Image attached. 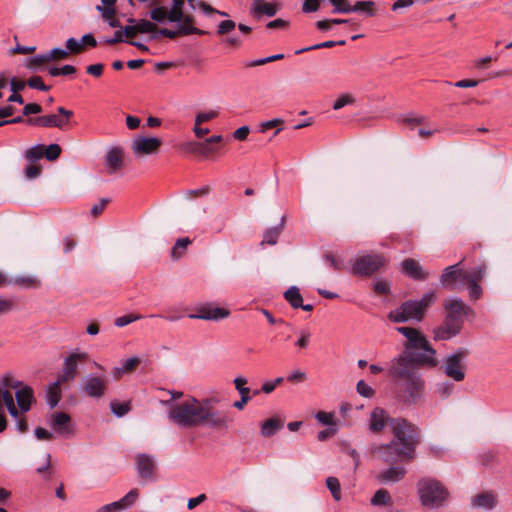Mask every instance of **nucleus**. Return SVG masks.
Returning <instances> with one entry per match:
<instances>
[{"label":"nucleus","mask_w":512,"mask_h":512,"mask_svg":"<svg viewBox=\"0 0 512 512\" xmlns=\"http://www.w3.org/2000/svg\"><path fill=\"white\" fill-rule=\"evenodd\" d=\"M140 362H141V360L139 357L133 356V357L126 359L122 363V366H123L124 371L126 373H128V372H132L140 364Z\"/></svg>","instance_id":"nucleus-64"},{"label":"nucleus","mask_w":512,"mask_h":512,"mask_svg":"<svg viewBox=\"0 0 512 512\" xmlns=\"http://www.w3.org/2000/svg\"><path fill=\"white\" fill-rule=\"evenodd\" d=\"M391 496L386 489H378L370 500L372 506L382 507L391 504Z\"/></svg>","instance_id":"nucleus-43"},{"label":"nucleus","mask_w":512,"mask_h":512,"mask_svg":"<svg viewBox=\"0 0 512 512\" xmlns=\"http://www.w3.org/2000/svg\"><path fill=\"white\" fill-rule=\"evenodd\" d=\"M323 260L327 266L333 268L336 271L341 270L343 268V261L339 260L332 254H326L323 257Z\"/></svg>","instance_id":"nucleus-59"},{"label":"nucleus","mask_w":512,"mask_h":512,"mask_svg":"<svg viewBox=\"0 0 512 512\" xmlns=\"http://www.w3.org/2000/svg\"><path fill=\"white\" fill-rule=\"evenodd\" d=\"M283 221L284 218H282V221L279 225L271 227L264 232L262 244L274 245L277 243L278 238L282 232Z\"/></svg>","instance_id":"nucleus-41"},{"label":"nucleus","mask_w":512,"mask_h":512,"mask_svg":"<svg viewBox=\"0 0 512 512\" xmlns=\"http://www.w3.org/2000/svg\"><path fill=\"white\" fill-rule=\"evenodd\" d=\"M191 244V240L188 237L179 238L172 250H171V258L173 260H179L183 254L185 253L187 247Z\"/></svg>","instance_id":"nucleus-44"},{"label":"nucleus","mask_w":512,"mask_h":512,"mask_svg":"<svg viewBox=\"0 0 512 512\" xmlns=\"http://www.w3.org/2000/svg\"><path fill=\"white\" fill-rule=\"evenodd\" d=\"M315 418L323 425L335 426L333 413L320 411L315 415Z\"/></svg>","instance_id":"nucleus-56"},{"label":"nucleus","mask_w":512,"mask_h":512,"mask_svg":"<svg viewBox=\"0 0 512 512\" xmlns=\"http://www.w3.org/2000/svg\"><path fill=\"white\" fill-rule=\"evenodd\" d=\"M61 153V148L58 144L44 145V157L49 161L56 160Z\"/></svg>","instance_id":"nucleus-50"},{"label":"nucleus","mask_w":512,"mask_h":512,"mask_svg":"<svg viewBox=\"0 0 512 512\" xmlns=\"http://www.w3.org/2000/svg\"><path fill=\"white\" fill-rule=\"evenodd\" d=\"M236 27V24L232 20H224L219 23L217 28V33L219 35H224L230 33L232 30H234Z\"/></svg>","instance_id":"nucleus-60"},{"label":"nucleus","mask_w":512,"mask_h":512,"mask_svg":"<svg viewBox=\"0 0 512 512\" xmlns=\"http://www.w3.org/2000/svg\"><path fill=\"white\" fill-rule=\"evenodd\" d=\"M136 469L140 477L145 479L152 478L155 470V459L148 454H138L136 456Z\"/></svg>","instance_id":"nucleus-27"},{"label":"nucleus","mask_w":512,"mask_h":512,"mask_svg":"<svg viewBox=\"0 0 512 512\" xmlns=\"http://www.w3.org/2000/svg\"><path fill=\"white\" fill-rule=\"evenodd\" d=\"M417 355L413 354V352L403 351L398 356L393 358L390 362L388 368V374L396 381H402L403 379H407L417 372L418 365H428L427 363H422L416 360Z\"/></svg>","instance_id":"nucleus-8"},{"label":"nucleus","mask_w":512,"mask_h":512,"mask_svg":"<svg viewBox=\"0 0 512 512\" xmlns=\"http://www.w3.org/2000/svg\"><path fill=\"white\" fill-rule=\"evenodd\" d=\"M284 426V422L278 418H269L260 425V433L263 437H272Z\"/></svg>","instance_id":"nucleus-34"},{"label":"nucleus","mask_w":512,"mask_h":512,"mask_svg":"<svg viewBox=\"0 0 512 512\" xmlns=\"http://www.w3.org/2000/svg\"><path fill=\"white\" fill-rule=\"evenodd\" d=\"M229 315L230 311L228 309L204 305L198 309V313L189 314L188 317L190 319L218 321L227 318Z\"/></svg>","instance_id":"nucleus-21"},{"label":"nucleus","mask_w":512,"mask_h":512,"mask_svg":"<svg viewBox=\"0 0 512 512\" xmlns=\"http://www.w3.org/2000/svg\"><path fill=\"white\" fill-rule=\"evenodd\" d=\"M220 115V109H208L204 111H200L195 116V126L196 128L200 125L207 124L211 122L212 120L218 118Z\"/></svg>","instance_id":"nucleus-38"},{"label":"nucleus","mask_w":512,"mask_h":512,"mask_svg":"<svg viewBox=\"0 0 512 512\" xmlns=\"http://www.w3.org/2000/svg\"><path fill=\"white\" fill-rule=\"evenodd\" d=\"M444 308L447 311L446 316H452L457 320H463L472 310L460 298L450 297L444 301Z\"/></svg>","instance_id":"nucleus-23"},{"label":"nucleus","mask_w":512,"mask_h":512,"mask_svg":"<svg viewBox=\"0 0 512 512\" xmlns=\"http://www.w3.org/2000/svg\"><path fill=\"white\" fill-rule=\"evenodd\" d=\"M454 384L449 381H443L436 385V392L442 397L447 398L452 395Z\"/></svg>","instance_id":"nucleus-49"},{"label":"nucleus","mask_w":512,"mask_h":512,"mask_svg":"<svg viewBox=\"0 0 512 512\" xmlns=\"http://www.w3.org/2000/svg\"><path fill=\"white\" fill-rule=\"evenodd\" d=\"M49 63L48 53L38 54L26 60L25 66L28 69L40 70L42 66Z\"/></svg>","instance_id":"nucleus-45"},{"label":"nucleus","mask_w":512,"mask_h":512,"mask_svg":"<svg viewBox=\"0 0 512 512\" xmlns=\"http://www.w3.org/2000/svg\"><path fill=\"white\" fill-rule=\"evenodd\" d=\"M468 351L460 348L447 354L441 362L440 369L446 377L455 382H462L466 377Z\"/></svg>","instance_id":"nucleus-10"},{"label":"nucleus","mask_w":512,"mask_h":512,"mask_svg":"<svg viewBox=\"0 0 512 512\" xmlns=\"http://www.w3.org/2000/svg\"><path fill=\"white\" fill-rule=\"evenodd\" d=\"M357 392L363 396V397H366V398H369V397H372L373 394H374V390L372 389L371 386H369L365 381L363 380H360L358 383H357Z\"/></svg>","instance_id":"nucleus-62"},{"label":"nucleus","mask_w":512,"mask_h":512,"mask_svg":"<svg viewBox=\"0 0 512 512\" xmlns=\"http://www.w3.org/2000/svg\"><path fill=\"white\" fill-rule=\"evenodd\" d=\"M88 358L87 352L75 351L65 358L63 369L58 379L63 383L75 378L78 372V362L85 361Z\"/></svg>","instance_id":"nucleus-18"},{"label":"nucleus","mask_w":512,"mask_h":512,"mask_svg":"<svg viewBox=\"0 0 512 512\" xmlns=\"http://www.w3.org/2000/svg\"><path fill=\"white\" fill-rule=\"evenodd\" d=\"M66 50L69 52V54L70 53H72V54H79L84 49H83L81 40H78V39H75V38L71 37V38H68L67 41H66Z\"/></svg>","instance_id":"nucleus-51"},{"label":"nucleus","mask_w":512,"mask_h":512,"mask_svg":"<svg viewBox=\"0 0 512 512\" xmlns=\"http://www.w3.org/2000/svg\"><path fill=\"white\" fill-rule=\"evenodd\" d=\"M397 123L399 125L411 127L429 126L431 124L428 116L417 112H407L399 115Z\"/></svg>","instance_id":"nucleus-30"},{"label":"nucleus","mask_w":512,"mask_h":512,"mask_svg":"<svg viewBox=\"0 0 512 512\" xmlns=\"http://www.w3.org/2000/svg\"><path fill=\"white\" fill-rule=\"evenodd\" d=\"M161 146L162 140L159 137L138 134L131 138L129 150L135 160L142 161L157 156Z\"/></svg>","instance_id":"nucleus-9"},{"label":"nucleus","mask_w":512,"mask_h":512,"mask_svg":"<svg viewBox=\"0 0 512 512\" xmlns=\"http://www.w3.org/2000/svg\"><path fill=\"white\" fill-rule=\"evenodd\" d=\"M374 291L381 295H387L390 293V283L386 280H377L374 282Z\"/></svg>","instance_id":"nucleus-61"},{"label":"nucleus","mask_w":512,"mask_h":512,"mask_svg":"<svg viewBox=\"0 0 512 512\" xmlns=\"http://www.w3.org/2000/svg\"><path fill=\"white\" fill-rule=\"evenodd\" d=\"M385 263L386 259L379 254L358 256L352 265V272L358 276H369L383 267Z\"/></svg>","instance_id":"nucleus-13"},{"label":"nucleus","mask_w":512,"mask_h":512,"mask_svg":"<svg viewBox=\"0 0 512 512\" xmlns=\"http://www.w3.org/2000/svg\"><path fill=\"white\" fill-rule=\"evenodd\" d=\"M111 411L117 417H122L129 411V405L127 403H121L117 401H112L110 403Z\"/></svg>","instance_id":"nucleus-53"},{"label":"nucleus","mask_w":512,"mask_h":512,"mask_svg":"<svg viewBox=\"0 0 512 512\" xmlns=\"http://www.w3.org/2000/svg\"><path fill=\"white\" fill-rule=\"evenodd\" d=\"M73 111L67 110L63 107L58 108L57 114H50L41 117H37L35 119L30 118L27 120L26 124L30 126H40V127H57L61 128L63 126H73L78 125L76 121L73 119Z\"/></svg>","instance_id":"nucleus-11"},{"label":"nucleus","mask_w":512,"mask_h":512,"mask_svg":"<svg viewBox=\"0 0 512 512\" xmlns=\"http://www.w3.org/2000/svg\"><path fill=\"white\" fill-rule=\"evenodd\" d=\"M27 85L30 88L41 90V91H48L50 89L49 86L45 85L42 78L40 76H33L28 79Z\"/></svg>","instance_id":"nucleus-58"},{"label":"nucleus","mask_w":512,"mask_h":512,"mask_svg":"<svg viewBox=\"0 0 512 512\" xmlns=\"http://www.w3.org/2000/svg\"><path fill=\"white\" fill-rule=\"evenodd\" d=\"M210 130H194L197 140L184 141L177 144L180 151L196 156H207L218 149L222 137L212 135L204 139Z\"/></svg>","instance_id":"nucleus-7"},{"label":"nucleus","mask_w":512,"mask_h":512,"mask_svg":"<svg viewBox=\"0 0 512 512\" xmlns=\"http://www.w3.org/2000/svg\"><path fill=\"white\" fill-rule=\"evenodd\" d=\"M396 330L406 338L404 351L413 352L417 355L416 360L427 363L430 366L437 365L435 359L436 351L432 348L426 337L416 328L397 327Z\"/></svg>","instance_id":"nucleus-5"},{"label":"nucleus","mask_w":512,"mask_h":512,"mask_svg":"<svg viewBox=\"0 0 512 512\" xmlns=\"http://www.w3.org/2000/svg\"><path fill=\"white\" fill-rule=\"evenodd\" d=\"M351 12H361L368 17H372L376 13L375 3L371 0L357 1L354 5L350 4V13Z\"/></svg>","instance_id":"nucleus-39"},{"label":"nucleus","mask_w":512,"mask_h":512,"mask_svg":"<svg viewBox=\"0 0 512 512\" xmlns=\"http://www.w3.org/2000/svg\"><path fill=\"white\" fill-rule=\"evenodd\" d=\"M128 21L130 23L135 24L136 31L138 32V34H146V33L155 34V31L157 30V25H156L155 21L152 22L147 19L136 20L133 18H130Z\"/></svg>","instance_id":"nucleus-40"},{"label":"nucleus","mask_w":512,"mask_h":512,"mask_svg":"<svg viewBox=\"0 0 512 512\" xmlns=\"http://www.w3.org/2000/svg\"><path fill=\"white\" fill-rule=\"evenodd\" d=\"M229 315L230 311L228 309L204 305L198 309V313L189 314L188 317L190 319L218 321L227 318Z\"/></svg>","instance_id":"nucleus-20"},{"label":"nucleus","mask_w":512,"mask_h":512,"mask_svg":"<svg viewBox=\"0 0 512 512\" xmlns=\"http://www.w3.org/2000/svg\"><path fill=\"white\" fill-rule=\"evenodd\" d=\"M321 4V0H304L302 11L304 13L316 12Z\"/></svg>","instance_id":"nucleus-63"},{"label":"nucleus","mask_w":512,"mask_h":512,"mask_svg":"<svg viewBox=\"0 0 512 512\" xmlns=\"http://www.w3.org/2000/svg\"><path fill=\"white\" fill-rule=\"evenodd\" d=\"M13 115L14 108L12 106H5L0 108V127L22 122V116L14 117Z\"/></svg>","instance_id":"nucleus-37"},{"label":"nucleus","mask_w":512,"mask_h":512,"mask_svg":"<svg viewBox=\"0 0 512 512\" xmlns=\"http://www.w3.org/2000/svg\"><path fill=\"white\" fill-rule=\"evenodd\" d=\"M172 5L170 8L167 6H157L150 10V18L157 23L164 22H177L179 23L178 30H170L161 28L155 31L151 36L152 39H157L159 36H164L170 39L176 38L179 34H204V31L194 27V17L190 14L183 12L184 0H171Z\"/></svg>","instance_id":"nucleus-3"},{"label":"nucleus","mask_w":512,"mask_h":512,"mask_svg":"<svg viewBox=\"0 0 512 512\" xmlns=\"http://www.w3.org/2000/svg\"><path fill=\"white\" fill-rule=\"evenodd\" d=\"M108 387L106 375L88 374L82 380V390L90 398H102Z\"/></svg>","instance_id":"nucleus-15"},{"label":"nucleus","mask_w":512,"mask_h":512,"mask_svg":"<svg viewBox=\"0 0 512 512\" xmlns=\"http://www.w3.org/2000/svg\"><path fill=\"white\" fill-rule=\"evenodd\" d=\"M247 378L238 376L233 380L236 390L240 394V399L233 403V407L238 410H243L245 405L252 399L250 396V388L246 386Z\"/></svg>","instance_id":"nucleus-29"},{"label":"nucleus","mask_w":512,"mask_h":512,"mask_svg":"<svg viewBox=\"0 0 512 512\" xmlns=\"http://www.w3.org/2000/svg\"><path fill=\"white\" fill-rule=\"evenodd\" d=\"M214 398L198 399L186 396L181 401H165L168 407V418L178 427L194 428L206 426L210 429L220 430L229 427L230 419L225 411L212 406Z\"/></svg>","instance_id":"nucleus-2"},{"label":"nucleus","mask_w":512,"mask_h":512,"mask_svg":"<svg viewBox=\"0 0 512 512\" xmlns=\"http://www.w3.org/2000/svg\"><path fill=\"white\" fill-rule=\"evenodd\" d=\"M463 320H457L452 316H446L443 324L435 329L434 335L437 340H449L460 333Z\"/></svg>","instance_id":"nucleus-19"},{"label":"nucleus","mask_w":512,"mask_h":512,"mask_svg":"<svg viewBox=\"0 0 512 512\" xmlns=\"http://www.w3.org/2000/svg\"><path fill=\"white\" fill-rule=\"evenodd\" d=\"M2 397L9 414L15 420L17 430L21 433L26 432L28 430L27 421L25 418L20 417L21 412L16 407L12 393L8 390H3Z\"/></svg>","instance_id":"nucleus-22"},{"label":"nucleus","mask_w":512,"mask_h":512,"mask_svg":"<svg viewBox=\"0 0 512 512\" xmlns=\"http://www.w3.org/2000/svg\"><path fill=\"white\" fill-rule=\"evenodd\" d=\"M141 318H142L141 315H133V314L123 315V316L116 318L114 324L117 327H124L134 321L141 319Z\"/></svg>","instance_id":"nucleus-57"},{"label":"nucleus","mask_w":512,"mask_h":512,"mask_svg":"<svg viewBox=\"0 0 512 512\" xmlns=\"http://www.w3.org/2000/svg\"><path fill=\"white\" fill-rule=\"evenodd\" d=\"M63 382L57 379L55 382L49 384L46 389V399L47 403L51 408H54L58 405L61 399V389L60 385Z\"/></svg>","instance_id":"nucleus-35"},{"label":"nucleus","mask_w":512,"mask_h":512,"mask_svg":"<svg viewBox=\"0 0 512 512\" xmlns=\"http://www.w3.org/2000/svg\"><path fill=\"white\" fill-rule=\"evenodd\" d=\"M357 102L356 96L353 93L339 94L332 104V109L335 111L341 110L347 106H354Z\"/></svg>","instance_id":"nucleus-36"},{"label":"nucleus","mask_w":512,"mask_h":512,"mask_svg":"<svg viewBox=\"0 0 512 512\" xmlns=\"http://www.w3.org/2000/svg\"><path fill=\"white\" fill-rule=\"evenodd\" d=\"M485 274V267L478 266L470 271V275L467 276L466 285L469 289V297L472 300H477L482 295V288L479 282L482 280Z\"/></svg>","instance_id":"nucleus-24"},{"label":"nucleus","mask_w":512,"mask_h":512,"mask_svg":"<svg viewBox=\"0 0 512 512\" xmlns=\"http://www.w3.org/2000/svg\"><path fill=\"white\" fill-rule=\"evenodd\" d=\"M326 486L331 492L333 498L336 501H339L341 499V487L339 480L336 477H328L326 479Z\"/></svg>","instance_id":"nucleus-47"},{"label":"nucleus","mask_w":512,"mask_h":512,"mask_svg":"<svg viewBox=\"0 0 512 512\" xmlns=\"http://www.w3.org/2000/svg\"><path fill=\"white\" fill-rule=\"evenodd\" d=\"M48 58L49 62L56 61V60H64L69 57V52L66 49L62 48H53L52 50L48 51Z\"/></svg>","instance_id":"nucleus-54"},{"label":"nucleus","mask_w":512,"mask_h":512,"mask_svg":"<svg viewBox=\"0 0 512 512\" xmlns=\"http://www.w3.org/2000/svg\"><path fill=\"white\" fill-rule=\"evenodd\" d=\"M497 504V496L490 491L478 493L471 498V506L473 508L482 509L485 511L493 510Z\"/></svg>","instance_id":"nucleus-26"},{"label":"nucleus","mask_w":512,"mask_h":512,"mask_svg":"<svg viewBox=\"0 0 512 512\" xmlns=\"http://www.w3.org/2000/svg\"><path fill=\"white\" fill-rule=\"evenodd\" d=\"M400 391L406 402H416L422 393L424 382L419 374H415L407 379L397 382Z\"/></svg>","instance_id":"nucleus-16"},{"label":"nucleus","mask_w":512,"mask_h":512,"mask_svg":"<svg viewBox=\"0 0 512 512\" xmlns=\"http://www.w3.org/2000/svg\"><path fill=\"white\" fill-rule=\"evenodd\" d=\"M401 271L409 278L418 281L426 280L429 276V274L423 270L420 263L412 258L402 261Z\"/></svg>","instance_id":"nucleus-25"},{"label":"nucleus","mask_w":512,"mask_h":512,"mask_svg":"<svg viewBox=\"0 0 512 512\" xmlns=\"http://www.w3.org/2000/svg\"><path fill=\"white\" fill-rule=\"evenodd\" d=\"M25 156L30 162H34V161H37V160L43 158L44 157V145L37 144V145L30 147L29 149L26 150Z\"/></svg>","instance_id":"nucleus-46"},{"label":"nucleus","mask_w":512,"mask_h":512,"mask_svg":"<svg viewBox=\"0 0 512 512\" xmlns=\"http://www.w3.org/2000/svg\"><path fill=\"white\" fill-rule=\"evenodd\" d=\"M421 504L430 509L441 507L448 497L446 488L434 478H422L417 482Z\"/></svg>","instance_id":"nucleus-6"},{"label":"nucleus","mask_w":512,"mask_h":512,"mask_svg":"<svg viewBox=\"0 0 512 512\" xmlns=\"http://www.w3.org/2000/svg\"><path fill=\"white\" fill-rule=\"evenodd\" d=\"M103 166L107 175H118L125 167V149L120 145L106 148L103 156Z\"/></svg>","instance_id":"nucleus-12"},{"label":"nucleus","mask_w":512,"mask_h":512,"mask_svg":"<svg viewBox=\"0 0 512 512\" xmlns=\"http://www.w3.org/2000/svg\"><path fill=\"white\" fill-rule=\"evenodd\" d=\"M460 264L448 266L440 277L442 286L448 290H455L466 285L467 276L470 271H464L459 267Z\"/></svg>","instance_id":"nucleus-14"},{"label":"nucleus","mask_w":512,"mask_h":512,"mask_svg":"<svg viewBox=\"0 0 512 512\" xmlns=\"http://www.w3.org/2000/svg\"><path fill=\"white\" fill-rule=\"evenodd\" d=\"M389 425L393 439L388 443H374L373 456L385 463L410 462L415 458L416 427L404 418H390L386 410L375 407L368 417V430L377 434Z\"/></svg>","instance_id":"nucleus-1"},{"label":"nucleus","mask_w":512,"mask_h":512,"mask_svg":"<svg viewBox=\"0 0 512 512\" xmlns=\"http://www.w3.org/2000/svg\"><path fill=\"white\" fill-rule=\"evenodd\" d=\"M47 423L61 437L69 438L74 434V424L67 413L54 412L48 417Z\"/></svg>","instance_id":"nucleus-17"},{"label":"nucleus","mask_w":512,"mask_h":512,"mask_svg":"<svg viewBox=\"0 0 512 512\" xmlns=\"http://www.w3.org/2000/svg\"><path fill=\"white\" fill-rule=\"evenodd\" d=\"M436 294L429 291L420 300H408L388 313V319L393 323L421 322L427 309L434 303Z\"/></svg>","instance_id":"nucleus-4"},{"label":"nucleus","mask_w":512,"mask_h":512,"mask_svg":"<svg viewBox=\"0 0 512 512\" xmlns=\"http://www.w3.org/2000/svg\"><path fill=\"white\" fill-rule=\"evenodd\" d=\"M284 298L295 309L299 308V306H302L303 298L298 287L296 286H291L284 293Z\"/></svg>","instance_id":"nucleus-42"},{"label":"nucleus","mask_w":512,"mask_h":512,"mask_svg":"<svg viewBox=\"0 0 512 512\" xmlns=\"http://www.w3.org/2000/svg\"><path fill=\"white\" fill-rule=\"evenodd\" d=\"M344 44H345L344 40H340V41H325V42H322V43H319V44H315L313 46H309V47H305V48H302L300 50H297L296 54H300V53L311 51V50L321 49V48H332L335 45H344Z\"/></svg>","instance_id":"nucleus-48"},{"label":"nucleus","mask_w":512,"mask_h":512,"mask_svg":"<svg viewBox=\"0 0 512 512\" xmlns=\"http://www.w3.org/2000/svg\"><path fill=\"white\" fill-rule=\"evenodd\" d=\"M279 9L277 2H264V0H254L251 7V13L254 16L260 17L266 15L273 17Z\"/></svg>","instance_id":"nucleus-31"},{"label":"nucleus","mask_w":512,"mask_h":512,"mask_svg":"<svg viewBox=\"0 0 512 512\" xmlns=\"http://www.w3.org/2000/svg\"><path fill=\"white\" fill-rule=\"evenodd\" d=\"M138 496V490L132 489L120 500L102 506L100 511H111L115 509L128 508L136 502Z\"/></svg>","instance_id":"nucleus-33"},{"label":"nucleus","mask_w":512,"mask_h":512,"mask_svg":"<svg viewBox=\"0 0 512 512\" xmlns=\"http://www.w3.org/2000/svg\"><path fill=\"white\" fill-rule=\"evenodd\" d=\"M329 2L333 5L335 13H350V3L348 0H329Z\"/></svg>","instance_id":"nucleus-52"},{"label":"nucleus","mask_w":512,"mask_h":512,"mask_svg":"<svg viewBox=\"0 0 512 512\" xmlns=\"http://www.w3.org/2000/svg\"><path fill=\"white\" fill-rule=\"evenodd\" d=\"M406 470L401 466H390L377 475V479L384 484L399 482L404 478Z\"/></svg>","instance_id":"nucleus-32"},{"label":"nucleus","mask_w":512,"mask_h":512,"mask_svg":"<svg viewBox=\"0 0 512 512\" xmlns=\"http://www.w3.org/2000/svg\"><path fill=\"white\" fill-rule=\"evenodd\" d=\"M299 338L295 343L298 348H306L309 345L311 332L308 329H301L299 332Z\"/></svg>","instance_id":"nucleus-55"},{"label":"nucleus","mask_w":512,"mask_h":512,"mask_svg":"<svg viewBox=\"0 0 512 512\" xmlns=\"http://www.w3.org/2000/svg\"><path fill=\"white\" fill-rule=\"evenodd\" d=\"M15 399L17 402L16 407L21 414H25L31 409V405L34 401L33 390L28 386H23L16 390Z\"/></svg>","instance_id":"nucleus-28"}]
</instances>
